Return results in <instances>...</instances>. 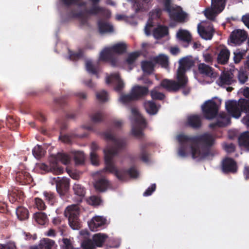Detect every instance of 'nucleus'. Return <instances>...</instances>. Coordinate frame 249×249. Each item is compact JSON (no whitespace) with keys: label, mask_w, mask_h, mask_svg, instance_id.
<instances>
[{"label":"nucleus","mask_w":249,"mask_h":249,"mask_svg":"<svg viewBox=\"0 0 249 249\" xmlns=\"http://www.w3.org/2000/svg\"><path fill=\"white\" fill-rule=\"evenodd\" d=\"M176 139L179 143L178 155L181 157L191 155L192 158L196 161L206 158L210 154L209 149L201 145L210 146L214 142L213 136L208 133L196 137L180 133L177 136Z\"/></svg>","instance_id":"obj_1"},{"label":"nucleus","mask_w":249,"mask_h":249,"mask_svg":"<svg viewBox=\"0 0 249 249\" xmlns=\"http://www.w3.org/2000/svg\"><path fill=\"white\" fill-rule=\"evenodd\" d=\"M104 138L107 141H110L113 142V145L107 144L103 149L104 158L105 162V167L103 169L104 171L108 172H115L117 177L122 178V177L117 172L115 166L113 163V158L116 156L118 150L123 148L125 144L124 140L117 139L115 136L109 131L105 132L103 133Z\"/></svg>","instance_id":"obj_2"},{"label":"nucleus","mask_w":249,"mask_h":249,"mask_svg":"<svg viewBox=\"0 0 249 249\" xmlns=\"http://www.w3.org/2000/svg\"><path fill=\"white\" fill-rule=\"evenodd\" d=\"M179 63V67L177 73V81L165 79L161 83V86L168 90H178L184 87L187 83L185 73L193 65V62L191 59L186 57L181 59Z\"/></svg>","instance_id":"obj_3"},{"label":"nucleus","mask_w":249,"mask_h":249,"mask_svg":"<svg viewBox=\"0 0 249 249\" xmlns=\"http://www.w3.org/2000/svg\"><path fill=\"white\" fill-rule=\"evenodd\" d=\"M238 92L248 98L249 100L241 98L238 102L231 100L225 103L227 110L235 118L240 117L242 111L246 112L249 111V88L241 89Z\"/></svg>","instance_id":"obj_4"},{"label":"nucleus","mask_w":249,"mask_h":249,"mask_svg":"<svg viewBox=\"0 0 249 249\" xmlns=\"http://www.w3.org/2000/svg\"><path fill=\"white\" fill-rule=\"evenodd\" d=\"M129 119L131 124V135L138 138L142 137L143 135V129L145 127L146 123L137 107H130Z\"/></svg>","instance_id":"obj_5"},{"label":"nucleus","mask_w":249,"mask_h":249,"mask_svg":"<svg viewBox=\"0 0 249 249\" xmlns=\"http://www.w3.org/2000/svg\"><path fill=\"white\" fill-rule=\"evenodd\" d=\"M161 11L159 9H157L150 13V19L147 22V23L144 28V33L146 36L151 35L153 32V36L156 38H159L167 35L168 29L166 27L159 26L155 28L154 23L151 19L159 18L160 16Z\"/></svg>","instance_id":"obj_6"},{"label":"nucleus","mask_w":249,"mask_h":249,"mask_svg":"<svg viewBox=\"0 0 249 249\" xmlns=\"http://www.w3.org/2000/svg\"><path fill=\"white\" fill-rule=\"evenodd\" d=\"M162 3L165 10L168 12L170 18L175 21L183 22L187 17V14L183 11L182 8L176 5H171V0H157Z\"/></svg>","instance_id":"obj_7"},{"label":"nucleus","mask_w":249,"mask_h":249,"mask_svg":"<svg viewBox=\"0 0 249 249\" xmlns=\"http://www.w3.org/2000/svg\"><path fill=\"white\" fill-rule=\"evenodd\" d=\"M102 15L106 17H109L110 16V12L103 8L100 7L97 3H94L89 10H85L80 12L79 13H72V16L77 18L81 22L84 21L88 16L90 15Z\"/></svg>","instance_id":"obj_8"},{"label":"nucleus","mask_w":249,"mask_h":249,"mask_svg":"<svg viewBox=\"0 0 249 249\" xmlns=\"http://www.w3.org/2000/svg\"><path fill=\"white\" fill-rule=\"evenodd\" d=\"M80 213L79 208L76 205H72L67 207L64 214L68 217L70 226L73 230H78L80 226L78 215Z\"/></svg>","instance_id":"obj_9"},{"label":"nucleus","mask_w":249,"mask_h":249,"mask_svg":"<svg viewBox=\"0 0 249 249\" xmlns=\"http://www.w3.org/2000/svg\"><path fill=\"white\" fill-rule=\"evenodd\" d=\"M220 101L218 99L208 100L202 105L201 108L205 117L208 119L213 118L216 114Z\"/></svg>","instance_id":"obj_10"},{"label":"nucleus","mask_w":249,"mask_h":249,"mask_svg":"<svg viewBox=\"0 0 249 249\" xmlns=\"http://www.w3.org/2000/svg\"><path fill=\"white\" fill-rule=\"evenodd\" d=\"M225 0H212L211 6L207 8L204 14L207 18L213 19L225 8Z\"/></svg>","instance_id":"obj_11"},{"label":"nucleus","mask_w":249,"mask_h":249,"mask_svg":"<svg viewBox=\"0 0 249 249\" xmlns=\"http://www.w3.org/2000/svg\"><path fill=\"white\" fill-rule=\"evenodd\" d=\"M106 83L107 84L114 83V89L118 92L122 91L125 86L124 81L117 73L107 75L106 77Z\"/></svg>","instance_id":"obj_12"},{"label":"nucleus","mask_w":249,"mask_h":249,"mask_svg":"<svg viewBox=\"0 0 249 249\" xmlns=\"http://www.w3.org/2000/svg\"><path fill=\"white\" fill-rule=\"evenodd\" d=\"M246 32L242 30L233 31L230 36V43L233 45H239L247 38Z\"/></svg>","instance_id":"obj_13"},{"label":"nucleus","mask_w":249,"mask_h":249,"mask_svg":"<svg viewBox=\"0 0 249 249\" xmlns=\"http://www.w3.org/2000/svg\"><path fill=\"white\" fill-rule=\"evenodd\" d=\"M204 24L202 22L198 25V32L202 38L206 40L211 39L213 36V27L209 23L207 26H204Z\"/></svg>","instance_id":"obj_14"},{"label":"nucleus","mask_w":249,"mask_h":249,"mask_svg":"<svg viewBox=\"0 0 249 249\" xmlns=\"http://www.w3.org/2000/svg\"><path fill=\"white\" fill-rule=\"evenodd\" d=\"M53 181L56 184L57 192L61 195H63L69 189V180L66 178L60 179L59 178H54Z\"/></svg>","instance_id":"obj_15"},{"label":"nucleus","mask_w":249,"mask_h":249,"mask_svg":"<svg viewBox=\"0 0 249 249\" xmlns=\"http://www.w3.org/2000/svg\"><path fill=\"white\" fill-rule=\"evenodd\" d=\"M37 167L44 172L50 171L55 174H60L63 171V169L53 161H51L49 167L44 163H39Z\"/></svg>","instance_id":"obj_16"},{"label":"nucleus","mask_w":249,"mask_h":249,"mask_svg":"<svg viewBox=\"0 0 249 249\" xmlns=\"http://www.w3.org/2000/svg\"><path fill=\"white\" fill-rule=\"evenodd\" d=\"M106 219L101 216H95L88 222L89 227L91 231H95L105 224Z\"/></svg>","instance_id":"obj_17"},{"label":"nucleus","mask_w":249,"mask_h":249,"mask_svg":"<svg viewBox=\"0 0 249 249\" xmlns=\"http://www.w3.org/2000/svg\"><path fill=\"white\" fill-rule=\"evenodd\" d=\"M115 169L117 171V172H120L119 175L122 177V178H119L117 177V176L115 172H110V173L115 175L116 177L119 179L121 180H124L125 179V176H126V174H128L130 176V177L132 178H137L139 177V174H140L139 171L136 169V168L135 167H133V166L130 167L128 171H126L124 169H121V170H118L116 168H115Z\"/></svg>","instance_id":"obj_18"},{"label":"nucleus","mask_w":249,"mask_h":249,"mask_svg":"<svg viewBox=\"0 0 249 249\" xmlns=\"http://www.w3.org/2000/svg\"><path fill=\"white\" fill-rule=\"evenodd\" d=\"M222 168L224 172L235 173L237 170V166L233 160L227 158L223 160Z\"/></svg>","instance_id":"obj_19"},{"label":"nucleus","mask_w":249,"mask_h":249,"mask_svg":"<svg viewBox=\"0 0 249 249\" xmlns=\"http://www.w3.org/2000/svg\"><path fill=\"white\" fill-rule=\"evenodd\" d=\"M198 69L199 73L205 76L212 78L215 77L216 76L213 69L204 63L199 64L198 66Z\"/></svg>","instance_id":"obj_20"},{"label":"nucleus","mask_w":249,"mask_h":249,"mask_svg":"<svg viewBox=\"0 0 249 249\" xmlns=\"http://www.w3.org/2000/svg\"><path fill=\"white\" fill-rule=\"evenodd\" d=\"M98 30L101 34L111 33L114 32L113 26L108 22L100 20L98 23Z\"/></svg>","instance_id":"obj_21"},{"label":"nucleus","mask_w":249,"mask_h":249,"mask_svg":"<svg viewBox=\"0 0 249 249\" xmlns=\"http://www.w3.org/2000/svg\"><path fill=\"white\" fill-rule=\"evenodd\" d=\"M148 88L145 87L140 86H134L131 90V92L133 95L134 100L138 99L139 97L142 96L148 93Z\"/></svg>","instance_id":"obj_22"},{"label":"nucleus","mask_w":249,"mask_h":249,"mask_svg":"<svg viewBox=\"0 0 249 249\" xmlns=\"http://www.w3.org/2000/svg\"><path fill=\"white\" fill-rule=\"evenodd\" d=\"M143 105L146 112L149 114L152 115L156 114L160 108V106L156 105L152 101H145Z\"/></svg>","instance_id":"obj_23"},{"label":"nucleus","mask_w":249,"mask_h":249,"mask_svg":"<svg viewBox=\"0 0 249 249\" xmlns=\"http://www.w3.org/2000/svg\"><path fill=\"white\" fill-rule=\"evenodd\" d=\"M240 146L247 150H249V132L243 133L238 138Z\"/></svg>","instance_id":"obj_24"},{"label":"nucleus","mask_w":249,"mask_h":249,"mask_svg":"<svg viewBox=\"0 0 249 249\" xmlns=\"http://www.w3.org/2000/svg\"><path fill=\"white\" fill-rule=\"evenodd\" d=\"M230 57V52L226 48H222L217 56L218 63L221 64H225L228 62Z\"/></svg>","instance_id":"obj_25"},{"label":"nucleus","mask_w":249,"mask_h":249,"mask_svg":"<svg viewBox=\"0 0 249 249\" xmlns=\"http://www.w3.org/2000/svg\"><path fill=\"white\" fill-rule=\"evenodd\" d=\"M109 48L113 54H121L126 51L127 45L124 42H120L116 43Z\"/></svg>","instance_id":"obj_26"},{"label":"nucleus","mask_w":249,"mask_h":249,"mask_svg":"<svg viewBox=\"0 0 249 249\" xmlns=\"http://www.w3.org/2000/svg\"><path fill=\"white\" fill-rule=\"evenodd\" d=\"M107 234L104 233H97L93 235L92 239L96 247H102L107 238Z\"/></svg>","instance_id":"obj_27"},{"label":"nucleus","mask_w":249,"mask_h":249,"mask_svg":"<svg viewBox=\"0 0 249 249\" xmlns=\"http://www.w3.org/2000/svg\"><path fill=\"white\" fill-rule=\"evenodd\" d=\"M71 154L73 156V159L76 165H80L84 163L85 160V156L82 151H73Z\"/></svg>","instance_id":"obj_28"},{"label":"nucleus","mask_w":249,"mask_h":249,"mask_svg":"<svg viewBox=\"0 0 249 249\" xmlns=\"http://www.w3.org/2000/svg\"><path fill=\"white\" fill-rule=\"evenodd\" d=\"M57 161H61L64 165H68L71 162V159L67 154L59 153L56 156L53 160V161L55 162L57 164Z\"/></svg>","instance_id":"obj_29"},{"label":"nucleus","mask_w":249,"mask_h":249,"mask_svg":"<svg viewBox=\"0 0 249 249\" xmlns=\"http://www.w3.org/2000/svg\"><path fill=\"white\" fill-rule=\"evenodd\" d=\"M73 190L75 195L78 197L77 201H81L82 200V198L84 196L85 194V190L84 188L79 184L74 183L73 186Z\"/></svg>","instance_id":"obj_30"},{"label":"nucleus","mask_w":249,"mask_h":249,"mask_svg":"<svg viewBox=\"0 0 249 249\" xmlns=\"http://www.w3.org/2000/svg\"><path fill=\"white\" fill-rule=\"evenodd\" d=\"M134 99L131 92L129 93H122L120 94L119 97L118 99L119 103L123 105H125Z\"/></svg>","instance_id":"obj_31"},{"label":"nucleus","mask_w":249,"mask_h":249,"mask_svg":"<svg viewBox=\"0 0 249 249\" xmlns=\"http://www.w3.org/2000/svg\"><path fill=\"white\" fill-rule=\"evenodd\" d=\"M112 55L113 53L110 48H106L101 52L99 60L102 61H107L111 58Z\"/></svg>","instance_id":"obj_32"},{"label":"nucleus","mask_w":249,"mask_h":249,"mask_svg":"<svg viewBox=\"0 0 249 249\" xmlns=\"http://www.w3.org/2000/svg\"><path fill=\"white\" fill-rule=\"evenodd\" d=\"M187 123L193 127H199L201 124L199 116L196 115H192L188 116Z\"/></svg>","instance_id":"obj_33"},{"label":"nucleus","mask_w":249,"mask_h":249,"mask_svg":"<svg viewBox=\"0 0 249 249\" xmlns=\"http://www.w3.org/2000/svg\"><path fill=\"white\" fill-rule=\"evenodd\" d=\"M220 83L223 85H230L233 81V75L231 72H224L220 78Z\"/></svg>","instance_id":"obj_34"},{"label":"nucleus","mask_w":249,"mask_h":249,"mask_svg":"<svg viewBox=\"0 0 249 249\" xmlns=\"http://www.w3.org/2000/svg\"><path fill=\"white\" fill-rule=\"evenodd\" d=\"M94 187L98 191L103 192L108 187V182L105 178H101L96 181L94 184Z\"/></svg>","instance_id":"obj_35"},{"label":"nucleus","mask_w":249,"mask_h":249,"mask_svg":"<svg viewBox=\"0 0 249 249\" xmlns=\"http://www.w3.org/2000/svg\"><path fill=\"white\" fill-rule=\"evenodd\" d=\"M87 71L92 74H95L97 78H98L99 71L95 68L93 62L90 60H87L85 63Z\"/></svg>","instance_id":"obj_36"},{"label":"nucleus","mask_w":249,"mask_h":249,"mask_svg":"<svg viewBox=\"0 0 249 249\" xmlns=\"http://www.w3.org/2000/svg\"><path fill=\"white\" fill-rule=\"evenodd\" d=\"M153 61L155 63H159L162 67L166 68L168 64V58L164 54H160L158 56L154 58Z\"/></svg>","instance_id":"obj_37"},{"label":"nucleus","mask_w":249,"mask_h":249,"mask_svg":"<svg viewBox=\"0 0 249 249\" xmlns=\"http://www.w3.org/2000/svg\"><path fill=\"white\" fill-rule=\"evenodd\" d=\"M177 37L184 41L188 42L191 40V35L189 32L185 30H179L177 33Z\"/></svg>","instance_id":"obj_38"},{"label":"nucleus","mask_w":249,"mask_h":249,"mask_svg":"<svg viewBox=\"0 0 249 249\" xmlns=\"http://www.w3.org/2000/svg\"><path fill=\"white\" fill-rule=\"evenodd\" d=\"M230 123V117L225 113H221L218 117V121L216 125L218 126H224L228 125Z\"/></svg>","instance_id":"obj_39"},{"label":"nucleus","mask_w":249,"mask_h":249,"mask_svg":"<svg viewBox=\"0 0 249 249\" xmlns=\"http://www.w3.org/2000/svg\"><path fill=\"white\" fill-rule=\"evenodd\" d=\"M34 219L39 224L44 225L48 222L47 215L42 212L36 213L34 214Z\"/></svg>","instance_id":"obj_40"},{"label":"nucleus","mask_w":249,"mask_h":249,"mask_svg":"<svg viewBox=\"0 0 249 249\" xmlns=\"http://www.w3.org/2000/svg\"><path fill=\"white\" fill-rule=\"evenodd\" d=\"M16 214L19 219L23 220L28 218L29 213L26 208L19 207L17 209Z\"/></svg>","instance_id":"obj_41"},{"label":"nucleus","mask_w":249,"mask_h":249,"mask_svg":"<svg viewBox=\"0 0 249 249\" xmlns=\"http://www.w3.org/2000/svg\"><path fill=\"white\" fill-rule=\"evenodd\" d=\"M154 61H144L142 63V68L144 72L146 73H151L154 69L155 64Z\"/></svg>","instance_id":"obj_42"},{"label":"nucleus","mask_w":249,"mask_h":249,"mask_svg":"<svg viewBox=\"0 0 249 249\" xmlns=\"http://www.w3.org/2000/svg\"><path fill=\"white\" fill-rule=\"evenodd\" d=\"M39 243L42 249H51L54 245V242L48 238L42 239Z\"/></svg>","instance_id":"obj_43"},{"label":"nucleus","mask_w":249,"mask_h":249,"mask_svg":"<svg viewBox=\"0 0 249 249\" xmlns=\"http://www.w3.org/2000/svg\"><path fill=\"white\" fill-rule=\"evenodd\" d=\"M96 96L97 99L100 102H105L108 100V94L107 92L104 90L97 92Z\"/></svg>","instance_id":"obj_44"},{"label":"nucleus","mask_w":249,"mask_h":249,"mask_svg":"<svg viewBox=\"0 0 249 249\" xmlns=\"http://www.w3.org/2000/svg\"><path fill=\"white\" fill-rule=\"evenodd\" d=\"M81 245L83 249H94L96 248L94 242L91 240H84Z\"/></svg>","instance_id":"obj_45"},{"label":"nucleus","mask_w":249,"mask_h":249,"mask_svg":"<svg viewBox=\"0 0 249 249\" xmlns=\"http://www.w3.org/2000/svg\"><path fill=\"white\" fill-rule=\"evenodd\" d=\"M88 203L93 206H98L102 203V200L100 197L96 196H91L88 200Z\"/></svg>","instance_id":"obj_46"},{"label":"nucleus","mask_w":249,"mask_h":249,"mask_svg":"<svg viewBox=\"0 0 249 249\" xmlns=\"http://www.w3.org/2000/svg\"><path fill=\"white\" fill-rule=\"evenodd\" d=\"M103 118V114L101 111H96L91 115V119L94 123H99L102 121Z\"/></svg>","instance_id":"obj_47"},{"label":"nucleus","mask_w":249,"mask_h":249,"mask_svg":"<svg viewBox=\"0 0 249 249\" xmlns=\"http://www.w3.org/2000/svg\"><path fill=\"white\" fill-rule=\"evenodd\" d=\"M139 54V52H134L129 54L126 60V63L130 65H133Z\"/></svg>","instance_id":"obj_48"},{"label":"nucleus","mask_w":249,"mask_h":249,"mask_svg":"<svg viewBox=\"0 0 249 249\" xmlns=\"http://www.w3.org/2000/svg\"><path fill=\"white\" fill-rule=\"evenodd\" d=\"M33 154L36 158L37 159L44 154V151L40 146L37 145L33 150Z\"/></svg>","instance_id":"obj_49"},{"label":"nucleus","mask_w":249,"mask_h":249,"mask_svg":"<svg viewBox=\"0 0 249 249\" xmlns=\"http://www.w3.org/2000/svg\"><path fill=\"white\" fill-rule=\"evenodd\" d=\"M90 160L91 164L95 166H97L99 164V156L96 152H90Z\"/></svg>","instance_id":"obj_50"},{"label":"nucleus","mask_w":249,"mask_h":249,"mask_svg":"<svg viewBox=\"0 0 249 249\" xmlns=\"http://www.w3.org/2000/svg\"><path fill=\"white\" fill-rule=\"evenodd\" d=\"M61 248L63 249H73L72 247L71 241L68 238H63L62 243L61 244Z\"/></svg>","instance_id":"obj_51"},{"label":"nucleus","mask_w":249,"mask_h":249,"mask_svg":"<svg viewBox=\"0 0 249 249\" xmlns=\"http://www.w3.org/2000/svg\"><path fill=\"white\" fill-rule=\"evenodd\" d=\"M238 79L241 84H244L248 80L247 73L242 70L239 71L238 74Z\"/></svg>","instance_id":"obj_52"},{"label":"nucleus","mask_w":249,"mask_h":249,"mask_svg":"<svg viewBox=\"0 0 249 249\" xmlns=\"http://www.w3.org/2000/svg\"><path fill=\"white\" fill-rule=\"evenodd\" d=\"M151 96L154 99L161 100L164 97L163 94L158 92L156 89H154L151 91Z\"/></svg>","instance_id":"obj_53"},{"label":"nucleus","mask_w":249,"mask_h":249,"mask_svg":"<svg viewBox=\"0 0 249 249\" xmlns=\"http://www.w3.org/2000/svg\"><path fill=\"white\" fill-rule=\"evenodd\" d=\"M69 58L71 59H76L79 58L82 55V52L81 50H78L77 52H73L69 51Z\"/></svg>","instance_id":"obj_54"},{"label":"nucleus","mask_w":249,"mask_h":249,"mask_svg":"<svg viewBox=\"0 0 249 249\" xmlns=\"http://www.w3.org/2000/svg\"><path fill=\"white\" fill-rule=\"evenodd\" d=\"M64 4L66 5H70L72 4H77L80 6L84 5L85 2H82L81 0H62Z\"/></svg>","instance_id":"obj_55"},{"label":"nucleus","mask_w":249,"mask_h":249,"mask_svg":"<svg viewBox=\"0 0 249 249\" xmlns=\"http://www.w3.org/2000/svg\"><path fill=\"white\" fill-rule=\"evenodd\" d=\"M223 147L224 149L227 153H232L235 150V146L232 143H224L223 145Z\"/></svg>","instance_id":"obj_56"},{"label":"nucleus","mask_w":249,"mask_h":249,"mask_svg":"<svg viewBox=\"0 0 249 249\" xmlns=\"http://www.w3.org/2000/svg\"><path fill=\"white\" fill-rule=\"evenodd\" d=\"M156 188L155 184H152L149 187H148L146 190L143 193V196H150L152 193L155 191Z\"/></svg>","instance_id":"obj_57"},{"label":"nucleus","mask_w":249,"mask_h":249,"mask_svg":"<svg viewBox=\"0 0 249 249\" xmlns=\"http://www.w3.org/2000/svg\"><path fill=\"white\" fill-rule=\"evenodd\" d=\"M243 53L240 52H235L234 53L233 60L235 63H239L242 59Z\"/></svg>","instance_id":"obj_58"},{"label":"nucleus","mask_w":249,"mask_h":249,"mask_svg":"<svg viewBox=\"0 0 249 249\" xmlns=\"http://www.w3.org/2000/svg\"><path fill=\"white\" fill-rule=\"evenodd\" d=\"M35 203L37 209L43 210L45 208V205L43 201L40 198H36L35 199Z\"/></svg>","instance_id":"obj_59"},{"label":"nucleus","mask_w":249,"mask_h":249,"mask_svg":"<svg viewBox=\"0 0 249 249\" xmlns=\"http://www.w3.org/2000/svg\"><path fill=\"white\" fill-rule=\"evenodd\" d=\"M67 172L70 176L74 179H78L80 177V174L76 171H71L67 169Z\"/></svg>","instance_id":"obj_60"},{"label":"nucleus","mask_w":249,"mask_h":249,"mask_svg":"<svg viewBox=\"0 0 249 249\" xmlns=\"http://www.w3.org/2000/svg\"><path fill=\"white\" fill-rule=\"evenodd\" d=\"M16 246L13 242H9L6 245L0 244V249H15Z\"/></svg>","instance_id":"obj_61"},{"label":"nucleus","mask_w":249,"mask_h":249,"mask_svg":"<svg viewBox=\"0 0 249 249\" xmlns=\"http://www.w3.org/2000/svg\"><path fill=\"white\" fill-rule=\"evenodd\" d=\"M204 61L207 63H211L213 61V57L208 53H204L203 54Z\"/></svg>","instance_id":"obj_62"},{"label":"nucleus","mask_w":249,"mask_h":249,"mask_svg":"<svg viewBox=\"0 0 249 249\" xmlns=\"http://www.w3.org/2000/svg\"><path fill=\"white\" fill-rule=\"evenodd\" d=\"M242 19L244 24L249 29V14L244 15Z\"/></svg>","instance_id":"obj_63"},{"label":"nucleus","mask_w":249,"mask_h":249,"mask_svg":"<svg viewBox=\"0 0 249 249\" xmlns=\"http://www.w3.org/2000/svg\"><path fill=\"white\" fill-rule=\"evenodd\" d=\"M242 122L246 125L249 127V113L242 119Z\"/></svg>","instance_id":"obj_64"}]
</instances>
